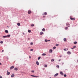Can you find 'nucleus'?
I'll return each mask as SVG.
<instances>
[{
    "mask_svg": "<svg viewBox=\"0 0 78 78\" xmlns=\"http://www.w3.org/2000/svg\"><path fill=\"white\" fill-rule=\"evenodd\" d=\"M67 53L68 54V55H70V54H71V52H70V51H68L67 52Z\"/></svg>",
    "mask_w": 78,
    "mask_h": 78,
    "instance_id": "0eeeda50",
    "label": "nucleus"
},
{
    "mask_svg": "<svg viewBox=\"0 0 78 78\" xmlns=\"http://www.w3.org/2000/svg\"><path fill=\"white\" fill-rule=\"evenodd\" d=\"M14 74L13 73L12 74V75L11 76V77H12V78L14 77Z\"/></svg>",
    "mask_w": 78,
    "mask_h": 78,
    "instance_id": "39448f33",
    "label": "nucleus"
},
{
    "mask_svg": "<svg viewBox=\"0 0 78 78\" xmlns=\"http://www.w3.org/2000/svg\"><path fill=\"white\" fill-rule=\"evenodd\" d=\"M9 59V58L8 57H7V59Z\"/></svg>",
    "mask_w": 78,
    "mask_h": 78,
    "instance_id": "37998d69",
    "label": "nucleus"
},
{
    "mask_svg": "<svg viewBox=\"0 0 78 78\" xmlns=\"http://www.w3.org/2000/svg\"><path fill=\"white\" fill-rule=\"evenodd\" d=\"M17 25H18V26H20V23H17Z\"/></svg>",
    "mask_w": 78,
    "mask_h": 78,
    "instance_id": "9d476101",
    "label": "nucleus"
},
{
    "mask_svg": "<svg viewBox=\"0 0 78 78\" xmlns=\"http://www.w3.org/2000/svg\"><path fill=\"white\" fill-rule=\"evenodd\" d=\"M14 70H16V71H17V70H18V69H14Z\"/></svg>",
    "mask_w": 78,
    "mask_h": 78,
    "instance_id": "a878e982",
    "label": "nucleus"
},
{
    "mask_svg": "<svg viewBox=\"0 0 78 78\" xmlns=\"http://www.w3.org/2000/svg\"><path fill=\"white\" fill-rule=\"evenodd\" d=\"M44 66L45 67H47V65H45Z\"/></svg>",
    "mask_w": 78,
    "mask_h": 78,
    "instance_id": "e433bc0d",
    "label": "nucleus"
},
{
    "mask_svg": "<svg viewBox=\"0 0 78 78\" xmlns=\"http://www.w3.org/2000/svg\"><path fill=\"white\" fill-rule=\"evenodd\" d=\"M45 42H48V40L46 39L45 40Z\"/></svg>",
    "mask_w": 78,
    "mask_h": 78,
    "instance_id": "f704fd0d",
    "label": "nucleus"
},
{
    "mask_svg": "<svg viewBox=\"0 0 78 78\" xmlns=\"http://www.w3.org/2000/svg\"><path fill=\"white\" fill-rule=\"evenodd\" d=\"M42 56H45V55H46V54H45V53L42 54Z\"/></svg>",
    "mask_w": 78,
    "mask_h": 78,
    "instance_id": "2eb2a0df",
    "label": "nucleus"
},
{
    "mask_svg": "<svg viewBox=\"0 0 78 78\" xmlns=\"http://www.w3.org/2000/svg\"><path fill=\"white\" fill-rule=\"evenodd\" d=\"M64 76L65 77H66V76H67V75H66V74H64Z\"/></svg>",
    "mask_w": 78,
    "mask_h": 78,
    "instance_id": "c756f323",
    "label": "nucleus"
},
{
    "mask_svg": "<svg viewBox=\"0 0 78 78\" xmlns=\"http://www.w3.org/2000/svg\"><path fill=\"white\" fill-rule=\"evenodd\" d=\"M35 77H36V78H37V76H35Z\"/></svg>",
    "mask_w": 78,
    "mask_h": 78,
    "instance_id": "864d4df0",
    "label": "nucleus"
},
{
    "mask_svg": "<svg viewBox=\"0 0 78 78\" xmlns=\"http://www.w3.org/2000/svg\"><path fill=\"white\" fill-rule=\"evenodd\" d=\"M60 58H61V57H62V55H60Z\"/></svg>",
    "mask_w": 78,
    "mask_h": 78,
    "instance_id": "a19ab883",
    "label": "nucleus"
},
{
    "mask_svg": "<svg viewBox=\"0 0 78 78\" xmlns=\"http://www.w3.org/2000/svg\"><path fill=\"white\" fill-rule=\"evenodd\" d=\"M0 43L1 44H3V41H0Z\"/></svg>",
    "mask_w": 78,
    "mask_h": 78,
    "instance_id": "412c9836",
    "label": "nucleus"
},
{
    "mask_svg": "<svg viewBox=\"0 0 78 78\" xmlns=\"http://www.w3.org/2000/svg\"><path fill=\"white\" fill-rule=\"evenodd\" d=\"M73 48H76V46H74L73 47Z\"/></svg>",
    "mask_w": 78,
    "mask_h": 78,
    "instance_id": "4c0bfd02",
    "label": "nucleus"
},
{
    "mask_svg": "<svg viewBox=\"0 0 78 78\" xmlns=\"http://www.w3.org/2000/svg\"><path fill=\"white\" fill-rule=\"evenodd\" d=\"M31 27H34V24H32L31 25Z\"/></svg>",
    "mask_w": 78,
    "mask_h": 78,
    "instance_id": "aec40b11",
    "label": "nucleus"
},
{
    "mask_svg": "<svg viewBox=\"0 0 78 78\" xmlns=\"http://www.w3.org/2000/svg\"><path fill=\"white\" fill-rule=\"evenodd\" d=\"M67 29H68V27H66L65 28V30H67Z\"/></svg>",
    "mask_w": 78,
    "mask_h": 78,
    "instance_id": "473e14b6",
    "label": "nucleus"
},
{
    "mask_svg": "<svg viewBox=\"0 0 78 78\" xmlns=\"http://www.w3.org/2000/svg\"><path fill=\"white\" fill-rule=\"evenodd\" d=\"M23 35H25V33H23Z\"/></svg>",
    "mask_w": 78,
    "mask_h": 78,
    "instance_id": "c03bdc74",
    "label": "nucleus"
},
{
    "mask_svg": "<svg viewBox=\"0 0 78 78\" xmlns=\"http://www.w3.org/2000/svg\"><path fill=\"white\" fill-rule=\"evenodd\" d=\"M44 34V33H43V32H41L40 33V35L41 36H42V34Z\"/></svg>",
    "mask_w": 78,
    "mask_h": 78,
    "instance_id": "ddd939ff",
    "label": "nucleus"
},
{
    "mask_svg": "<svg viewBox=\"0 0 78 78\" xmlns=\"http://www.w3.org/2000/svg\"><path fill=\"white\" fill-rule=\"evenodd\" d=\"M73 48H71V49H73Z\"/></svg>",
    "mask_w": 78,
    "mask_h": 78,
    "instance_id": "5fc2aeb1",
    "label": "nucleus"
},
{
    "mask_svg": "<svg viewBox=\"0 0 78 78\" xmlns=\"http://www.w3.org/2000/svg\"><path fill=\"white\" fill-rule=\"evenodd\" d=\"M44 13H43V14H42V15H43V16H44Z\"/></svg>",
    "mask_w": 78,
    "mask_h": 78,
    "instance_id": "8fccbe9b",
    "label": "nucleus"
},
{
    "mask_svg": "<svg viewBox=\"0 0 78 78\" xmlns=\"http://www.w3.org/2000/svg\"><path fill=\"white\" fill-rule=\"evenodd\" d=\"M58 45H59V44H57L56 45V46H58Z\"/></svg>",
    "mask_w": 78,
    "mask_h": 78,
    "instance_id": "ea45409f",
    "label": "nucleus"
},
{
    "mask_svg": "<svg viewBox=\"0 0 78 78\" xmlns=\"http://www.w3.org/2000/svg\"><path fill=\"white\" fill-rule=\"evenodd\" d=\"M0 78H2V76H0Z\"/></svg>",
    "mask_w": 78,
    "mask_h": 78,
    "instance_id": "79ce46f5",
    "label": "nucleus"
},
{
    "mask_svg": "<svg viewBox=\"0 0 78 78\" xmlns=\"http://www.w3.org/2000/svg\"><path fill=\"white\" fill-rule=\"evenodd\" d=\"M51 61L52 62H53V61H54L55 60L53 59H51Z\"/></svg>",
    "mask_w": 78,
    "mask_h": 78,
    "instance_id": "4be33fe9",
    "label": "nucleus"
},
{
    "mask_svg": "<svg viewBox=\"0 0 78 78\" xmlns=\"http://www.w3.org/2000/svg\"><path fill=\"white\" fill-rule=\"evenodd\" d=\"M43 31H45V29L44 28H43L42 30Z\"/></svg>",
    "mask_w": 78,
    "mask_h": 78,
    "instance_id": "4468645a",
    "label": "nucleus"
},
{
    "mask_svg": "<svg viewBox=\"0 0 78 78\" xmlns=\"http://www.w3.org/2000/svg\"><path fill=\"white\" fill-rule=\"evenodd\" d=\"M74 44H77V42L76 41H75L74 42Z\"/></svg>",
    "mask_w": 78,
    "mask_h": 78,
    "instance_id": "dca6fc26",
    "label": "nucleus"
},
{
    "mask_svg": "<svg viewBox=\"0 0 78 78\" xmlns=\"http://www.w3.org/2000/svg\"><path fill=\"white\" fill-rule=\"evenodd\" d=\"M28 39H29V38H28Z\"/></svg>",
    "mask_w": 78,
    "mask_h": 78,
    "instance_id": "052dcab7",
    "label": "nucleus"
},
{
    "mask_svg": "<svg viewBox=\"0 0 78 78\" xmlns=\"http://www.w3.org/2000/svg\"><path fill=\"white\" fill-rule=\"evenodd\" d=\"M48 41L49 42H50V40H48Z\"/></svg>",
    "mask_w": 78,
    "mask_h": 78,
    "instance_id": "603ef678",
    "label": "nucleus"
},
{
    "mask_svg": "<svg viewBox=\"0 0 78 78\" xmlns=\"http://www.w3.org/2000/svg\"><path fill=\"white\" fill-rule=\"evenodd\" d=\"M0 65H2V63L0 62Z\"/></svg>",
    "mask_w": 78,
    "mask_h": 78,
    "instance_id": "3c124183",
    "label": "nucleus"
},
{
    "mask_svg": "<svg viewBox=\"0 0 78 78\" xmlns=\"http://www.w3.org/2000/svg\"><path fill=\"white\" fill-rule=\"evenodd\" d=\"M61 61V59H59L58 60V61Z\"/></svg>",
    "mask_w": 78,
    "mask_h": 78,
    "instance_id": "a18cd8bd",
    "label": "nucleus"
},
{
    "mask_svg": "<svg viewBox=\"0 0 78 78\" xmlns=\"http://www.w3.org/2000/svg\"><path fill=\"white\" fill-rule=\"evenodd\" d=\"M31 76H33V77H35V76H34L33 75H31Z\"/></svg>",
    "mask_w": 78,
    "mask_h": 78,
    "instance_id": "cd10ccee",
    "label": "nucleus"
},
{
    "mask_svg": "<svg viewBox=\"0 0 78 78\" xmlns=\"http://www.w3.org/2000/svg\"><path fill=\"white\" fill-rule=\"evenodd\" d=\"M56 48V47H53V49H55V48Z\"/></svg>",
    "mask_w": 78,
    "mask_h": 78,
    "instance_id": "bb28decb",
    "label": "nucleus"
},
{
    "mask_svg": "<svg viewBox=\"0 0 78 78\" xmlns=\"http://www.w3.org/2000/svg\"><path fill=\"white\" fill-rule=\"evenodd\" d=\"M36 64L37 65H39V62L38 61H37L36 62Z\"/></svg>",
    "mask_w": 78,
    "mask_h": 78,
    "instance_id": "9b49d317",
    "label": "nucleus"
},
{
    "mask_svg": "<svg viewBox=\"0 0 78 78\" xmlns=\"http://www.w3.org/2000/svg\"><path fill=\"white\" fill-rule=\"evenodd\" d=\"M43 17H45V16H43Z\"/></svg>",
    "mask_w": 78,
    "mask_h": 78,
    "instance_id": "49530a36",
    "label": "nucleus"
},
{
    "mask_svg": "<svg viewBox=\"0 0 78 78\" xmlns=\"http://www.w3.org/2000/svg\"><path fill=\"white\" fill-rule=\"evenodd\" d=\"M50 78H51V77H50Z\"/></svg>",
    "mask_w": 78,
    "mask_h": 78,
    "instance_id": "13d9d810",
    "label": "nucleus"
},
{
    "mask_svg": "<svg viewBox=\"0 0 78 78\" xmlns=\"http://www.w3.org/2000/svg\"><path fill=\"white\" fill-rule=\"evenodd\" d=\"M60 73L61 75H64V73H62V71H61L60 72Z\"/></svg>",
    "mask_w": 78,
    "mask_h": 78,
    "instance_id": "423d86ee",
    "label": "nucleus"
},
{
    "mask_svg": "<svg viewBox=\"0 0 78 78\" xmlns=\"http://www.w3.org/2000/svg\"><path fill=\"white\" fill-rule=\"evenodd\" d=\"M28 13L29 14H30L31 13V11L29 10L28 11Z\"/></svg>",
    "mask_w": 78,
    "mask_h": 78,
    "instance_id": "f257e3e1",
    "label": "nucleus"
},
{
    "mask_svg": "<svg viewBox=\"0 0 78 78\" xmlns=\"http://www.w3.org/2000/svg\"><path fill=\"white\" fill-rule=\"evenodd\" d=\"M5 32L6 33H8V31L7 30H5Z\"/></svg>",
    "mask_w": 78,
    "mask_h": 78,
    "instance_id": "6e6552de",
    "label": "nucleus"
},
{
    "mask_svg": "<svg viewBox=\"0 0 78 78\" xmlns=\"http://www.w3.org/2000/svg\"><path fill=\"white\" fill-rule=\"evenodd\" d=\"M77 61L78 62V60H77Z\"/></svg>",
    "mask_w": 78,
    "mask_h": 78,
    "instance_id": "bf43d9fd",
    "label": "nucleus"
},
{
    "mask_svg": "<svg viewBox=\"0 0 78 78\" xmlns=\"http://www.w3.org/2000/svg\"><path fill=\"white\" fill-rule=\"evenodd\" d=\"M66 25H67V26H68V27H70V24H69V23H66Z\"/></svg>",
    "mask_w": 78,
    "mask_h": 78,
    "instance_id": "7ed1b4c3",
    "label": "nucleus"
},
{
    "mask_svg": "<svg viewBox=\"0 0 78 78\" xmlns=\"http://www.w3.org/2000/svg\"><path fill=\"white\" fill-rule=\"evenodd\" d=\"M41 59V57H39L38 58V60H39V59Z\"/></svg>",
    "mask_w": 78,
    "mask_h": 78,
    "instance_id": "7c9ffc66",
    "label": "nucleus"
},
{
    "mask_svg": "<svg viewBox=\"0 0 78 78\" xmlns=\"http://www.w3.org/2000/svg\"><path fill=\"white\" fill-rule=\"evenodd\" d=\"M29 58H31V56H29Z\"/></svg>",
    "mask_w": 78,
    "mask_h": 78,
    "instance_id": "de8ad7c7",
    "label": "nucleus"
},
{
    "mask_svg": "<svg viewBox=\"0 0 78 78\" xmlns=\"http://www.w3.org/2000/svg\"><path fill=\"white\" fill-rule=\"evenodd\" d=\"M64 51H66V50H68V49H66H66H64Z\"/></svg>",
    "mask_w": 78,
    "mask_h": 78,
    "instance_id": "393cba45",
    "label": "nucleus"
},
{
    "mask_svg": "<svg viewBox=\"0 0 78 78\" xmlns=\"http://www.w3.org/2000/svg\"><path fill=\"white\" fill-rule=\"evenodd\" d=\"M7 72H9V71L8 70H7Z\"/></svg>",
    "mask_w": 78,
    "mask_h": 78,
    "instance_id": "6e6d98bb",
    "label": "nucleus"
},
{
    "mask_svg": "<svg viewBox=\"0 0 78 78\" xmlns=\"http://www.w3.org/2000/svg\"><path fill=\"white\" fill-rule=\"evenodd\" d=\"M31 72L32 73H34V70H32L31 71Z\"/></svg>",
    "mask_w": 78,
    "mask_h": 78,
    "instance_id": "72a5a7b5",
    "label": "nucleus"
},
{
    "mask_svg": "<svg viewBox=\"0 0 78 78\" xmlns=\"http://www.w3.org/2000/svg\"><path fill=\"white\" fill-rule=\"evenodd\" d=\"M33 44V43L31 42L30 43V45H32Z\"/></svg>",
    "mask_w": 78,
    "mask_h": 78,
    "instance_id": "c9c22d12",
    "label": "nucleus"
},
{
    "mask_svg": "<svg viewBox=\"0 0 78 78\" xmlns=\"http://www.w3.org/2000/svg\"><path fill=\"white\" fill-rule=\"evenodd\" d=\"M56 67H57V68H59V66L58 65H57Z\"/></svg>",
    "mask_w": 78,
    "mask_h": 78,
    "instance_id": "2f4dec72",
    "label": "nucleus"
},
{
    "mask_svg": "<svg viewBox=\"0 0 78 78\" xmlns=\"http://www.w3.org/2000/svg\"><path fill=\"white\" fill-rule=\"evenodd\" d=\"M15 69H17V68H15Z\"/></svg>",
    "mask_w": 78,
    "mask_h": 78,
    "instance_id": "4d7b16f0",
    "label": "nucleus"
},
{
    "mask_svg": "<svg viewBox=\"0 0 78 78\" xmlns=\"http://www.w3.org/2000/svg\"><path fill=\"white\" fill-rule=\"evenodd\" d=\"M2 52H3V51H4V50H2Z\"/></svg>",
    "mask_w": 78,
    "mask_h": 78,
    "instance_id": "09e8293b",
    "label": "nucleus"
},
{
    "mask_svg": "<svg viewBox=\"0 0 78 78\" xmlns=\"http://www.w3.org/2000/svg\"><path fill=\"white\" fill-rule=\"evenodd\" d=\"M58 73H57L55 75H54V77H56V76H58Z\"/></svg>",
    "mask_w": 78,
    "mask_h": 78,
    "instance_id": "20e7f679",
    "label": "nucleus"
},
{
    "mask_svg": "<svg viewBox=\"0 0 78 78\" xmlns=\"http://www.w3.org/2000/svg\"><path fill=\"white\" fill-rule=\"evenodd\" d=\"M7 75H9L10 74V73L9 72H8L7 73Z\"/></svg>",
    "mask_w": 78,
    "mask_h": 78,
    "instance_id": "f3484780",
    "label": "nucleus"
},
{
    "mask_svg": "<svg viewBox=\"0 0 78 78\" xmlns=\"http://www.w3.org/2000/svg\"><path fill=\"white\" fill-rule=\"evenodd\" d=\"M7 37L6 36H3L2 37L4 38H5V37Z\"/></svg>",
    "mask_w": 78,
    "mask_h": 78,
    "instance_id": "a211bd4d",
    "label": "nucleus"
},
{
    "mask_svg": "<svg viewBox=\"0 0 78 78\" xmlns=\"http://www.w3.org/2000/svg\"><path fill=\"white\" fill-rule=\"evenodd\" d=\"M14 66H12L10 67V69H14Z\"/></svg>",
    "mask_w": 78,
    "mask_h": 78,
    "instance_id": "f8f14e48",
    "label": "nucleus"
},
{
    "mask_svg": "<svg viewBox=\"0 0 78 78\" xmlns=\"http://www.w3.org/2000/svg\"><path fill=\"white\" fill-rule=\"evenodd\" d=\"M7 37H9L10 36H11V35H8L6 36Z\"/></svg>",
    "mask_w": 78,
    "mask_h": 78,
    "instance_id": "b1692460",
    "label": "nucleus"
},
{
    "mask_svg": "<svg viewBox=\"0 0 78 78\" xmlns=\"http://www.w3.org/2000/svg\"><path fill=\"white\" fill-rule=\"evenodd\" d=\"M50 51H51V52H52L53 51V50L52 49L50 50Z\"/></svg>",
    "mask_w": 78,
    "mask_h": 78,
    "instance_id": "c85d7f7f",
    "label": "nucleus"
},
{
    "mask_svg": "<svg viewBox=\"0 0 78 78\" xmlns=\"http://www.w3.org/2000/svg\"><path fill=\"white\" fill-rule=\"evenodd\" d=\"M70 19L71 20H75V19L74 18H72L71 17H70Z\"/></svg>",
    "mask_w": 78,
    "mask_h": 78,
    "instance_id": "f03ea898",
    "label": "nucleus"
},
{
    "mask_svg": "<svg viewBox=\"0 0 78 78\" xmlns=\"http://www.w3.org/2000/svg\"><path fill=\"white\" fill-rule=\"evenodd\" d=\"M28 33H31V30H28Z\"/></svg>",
    "mask_w": 78,
    "mask_h": 78,
    "instance_id": "5701e85b",
    "label": "nucleus"
},
{
    "mask_svg": "<svg viewBox=\"0 0 78 78\" xmlns=\"http://www.w3.org/2000/svg\"><path fill=\"white\" fill-rule=\"evenodd\" d=\"M30 51H33V49H31L30 50Z\"/></svg>",
    "mask_w": 78,
    "mask_h": 78,
    "instance_id": "58836bf2",
    "label": "nucleus"
},
{
    "mask_svg": "<svg viewBox=\"0 0 78 78\" xmlns=\"http://www.w3.org/2000/svg\"><path fill=\"white\" fill-rule=\"evenodd\" d=\"M63 41L64 42H66L67 40L66 39V38H64Z\"/></svg>",
    "mask_w": 78,
    "mask_h": 78,
    "instance_id": "1a4fd4ad",
    "label": "nucleus"
},
{
    "mask_svg": "<svg viewBox=\"0 0 78 78\" xmlns=\"http://www.w3.org/2000/svg\"><path fill=\"white\" fill-rule=\"evenodd\" d=\"M44 15L46 16V15H47V12H45L44 13Z\"/></svg>",
    "mask_w": 78,
    "mask_h": 78,
    "instance_id": "6ab92c4d",
    "label": "nucleus"
},
{
    "mask_svg": "<svg viewBox=\"0 0 78 78\" xmlns=\"http://www.w3.org/2000/svg\"><path fill=\"white\" fill-rule=\"evenodd\" d=\"M28 39H29V38H28Z\"/></svg>",
    "mask_w": 78,
    "mask_h": 78,
    "instance_id": "680f3d73",
    "label": "nucleus"
}]
</instances>
